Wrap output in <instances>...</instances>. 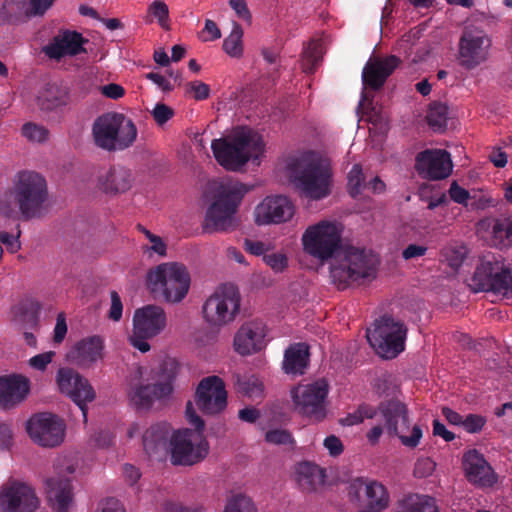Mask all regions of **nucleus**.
I'll return each mask as SVG.
<instances>
[{
  "instance_id": "nucleus-26",
  "label": "nucleus",
  "mask_w": 512,
  "mask_h": 512,
  "mask_svg": "<svg viewBox=\"0 0 512 512\" xmlns=\"http://www.w3.org/2000/svg\"><path fill=\"white\" fill-rule=\"evenodd\" d=\"M463 467L469 482L480 487H491L497 482L492 467L477 450L467 451L463 456Z\"/></svg>"
},
{
  "instance_id": "nucleus-6",
  "label": "nucleus",
  "mask_w": 512,
  "mask_h": 512,
  "mask_svg": "<svg viewBox=\"0 0 512 512\" xmlns=\"http://www.w3.org/2000/svg\"><path fill=\"white\" fill-rule=\"evenodd\" d=\"M249 191L240 182L222 183L215 200L208 207L205 216V229L213 231L233 230L237 226L235 214Z\"/></svg>"
},
{
  "instance_id": "nucleus-27",
  "label": "nucleus",
  "mask_w": 512,
  "mask_h": 512,
  "mask_svg": "<svg viewBox=\"0 0 512 512\" xmlns=\"http://www.w3.org/2000/svg\"><path fill=\"white\" fill-rule=\"evenodd\" d=\"M172 391V377L169 376L164 382L139 384L131 387L128 397L137 409H149L155 400L168 397Z\"/></svg>"
},
{
  "instance_id": "nucleus-14",
  "label": "nucleus",
  "mask_w": 512,
  "mask_h": 512,
  "mask_svg": "<svg viewBox=\"0 0 512 512\" xmlns=\"http://www.w3.org/2000/svg\"><path fill=\"white\" fill-rule=\"evenodd\" d=\"M65 428L61 418L48 412L34 414L26 423L29 437L43 447H55L61 444L64 440Z\"/></svg>"
},
{
  "instance_id": "nucleus-39",
  "label": "nucleus",
  "mask_w": 512,
  "mask_h": 512,
  "mask_svg": "<svg viewBox=\"0 0 512 512\" xmlns=\"http://www.w3.org/2000/svg\"><path fill=\"white\" fill-rule=\"evenodd\" d=\"M40 309L38 302H22L14 310V320L23 328H35L38 324Z\"/></svg>"
},
{
  "instance_id": "nucleus-34",
  "label": "nucleus",
  "mask_w": 512,
  "mask_h": 512,
  "mask_svg": "<svg viewBox=\"0 0 512 512\" xmlns=\"http://www.w3.org/2000/svg\"><path fill=\"white\" fill-rule=\"evenodd\" d=\"M68 103V87L56 83L47 84L38 97V105L45 111H51L66 106Z\"/></svg>"
},
{
  "instance_id": "nucleus-62",
  "label": "nucleus",
  "mask_w": 512,
  "mask_h": 512,
  "mask_svg": "<svg viewBox=\"0 0 512 512\" xmlns=\"http://www.w3.org/2000/svg\"><path fill=\"white\" fill-rule=\"evenodd\" d=\"M150 338L151 337L137 333V331L133 329V334L129 337V342L135 349H138L142 353H146L151 348L150 344L147 342Z\"/></svg>"
},
{
  "instance_id": "nucleus-3",
  "label": "nucleus",
  "mask_w": 512,
  "mask_h": 512,
  "mask_svg": "<svg viewBox=\"0 0 512 512\" xmlns=\"http://www.w3.org/2000/svg\"><path fill=\"white\" fill-rule=\"evenodd\" d=\"M185 415L194 430L185 428L171 435L170 460L174 465L192 466L207 456L209 445L202 434L205 423L196 413L191 401L186 404Z\"/></svg>"
},
{
  "instance_id": "nucleus-52",
  "label": "nucleus",
  "mask_w": 512,
  "mask_h": 512,
  "mask_svg": "<svg viewBox=\"0 0 512 512\" xmlns=\"http://www.w3.org/2000/svg\"><path fill=\"white\" fill-rule=\"evenodd\" d=\"M263 260L276 273L287 267V257L281 253L264 254Z\"/></svg>"
},
{
  "instance_id": "nucleus-49",
  "label": "nucleus",
  "mask_w": 512,
  "mask_h": 512,
  "mask_svg": "<svg viewBox=\"0 0 512 512\" xmlns=\"http://www.w3.org/2000/svg\"><path fill=\"white\" fill-rule=\"evenodd\" d=\"M22 135L29 141L40 143L47 140L49 131L41 125L29 122L23 125Z\"/></svg>"
},
{
  "instance_id": "nucleus-25",
  "label": "nucleus",
  "mask_w": 512,
  "mask_h": 512,
  "mask_svg": "<svg viewBox=\"0 0 512 512\" xmlns=\"http://www.w3.org/2000/svg\"><path fill=\"white\" fill-rule=\"evenodd\" d=\"M504 266L501 255L494 253L483 255L472 277L475 291L491 292Z\"/></svg>"
},
{
  "instance_id": "nucleus-47",
  "label": "nucleus",
  "mask_w": 512,
  "mask_h": 512,
  "mask_svg": "<svg viewBox=\"0 0 512 512\" xmlns=\"http://www.w3.org/2000/svg\"><path fill=\"white\" fill-rule=\"evenodd\" d=\"M366 188L365 177L362 171V167L359 164L353 165L352 169L348 173V191L349 194L356 198Z\"/></svg>"
},
{
  "instance_id": "nucleus-53",
  "label": "nucleus",
  "mask_w": 512,
  "mask_h": 512,
  "mask_svg": "<svg viewBox=\"0 0 512 512\" xmlns=\"http://www.w3.org/2000/svg\"><path fill=\"white\" fill-rule=\"evenodd\" d=\"M56 0H29L26 10L29 16H43Z\"/></svg>"
},
{
  "instance_id": "nucleus-56",
  "label": "nucleus",
  "mask_w": 512,
  "mask_h": 512,
  "mask_svg": "<svg viewBox=\"0 0 512 512\" xmlns=\"http://www.w3.org/2000/svg\"><path fill=\"white\" fill-rule=\"evenodd\" d=\"M152 115L157 124L163 125L173 117L174 111L166 104L158 103L154 107Z\"/></svg>"
},
{
  "instance_id": "nucleus-43",
  "label": "nucleus",
  "mask_w": 512,
  "mask_h": 512,
  "mask_svg": "<svg viewBox=\"0 0 512 512\" xmlns=\"http://www.w3.org/2000/svg\"><path fill=\"white\" fill-rule=\"evenodd\" d=\"M467 253V248L459 244H449L441 250V256L445 259L447 264L455 270L462 265Z\"/></svg>"
},
{
  "instance_id": "nucleus-15",
  "label": "nucleus",
  "mask_w": 512,
  "mask_h": 512,
  "mask_svg": "<svg viewBox=\"0 0 512 512\" xmlns=\"http://www.w3.org/2000/svg\"><path fill=\"white\" fill-rule=\"evenodd\" d=\"M194 402L204 415L214 416L222 413L227 407L224 381L215 375L203 378L196 388Z\"/></svg>"
},
{
  "instance_id": "nucleus-17",
  "label": "nucleus",
  "mask_w": 512,
  "mask_h": 512,
  "mask_svg": "<svg viewBox=\"0 0 512 512\" xmlns=\"http://www.w3.org/2000/svg\"><path fill=\"white\" fill-rule=\"evenodd\" d=\"M38 504L34 489L24 482L9 481L0 493L3 512H34Z\"/></svg>"
},
{
  "instance_id": "nucleus-41",
  "label": "nucleus",
  "mask_w": 512,
  "mask_h": 512,
  "mask_svg": "<svg viewBox=\"0 0 512 512\" xmlns=\"http://www.w3.org/2000/svg\"><path fill=\"white\" fill-rule=\"evenodd\" d=\"M237 389L243 395L255 399L260 398L263 394V383L255 375L238 377Z\"/></svg>"
},
{
  "instance_id": "nucleus-58",
  "label": "nucleus",
  "mask_w": 512,
  "mask_h": 512,
  "mask_svg": "<svg viewBox=\"0 0 512 512\" xmlns=\"http://www.w3.org/2000/svg\"><path fill=\"white\" fill-rule=\"evenodd\" d=\"M13 444V431L10 424L0 421V450H8Z\"/></svg>"
},
{
  "instance_id": "nucleus-12",
  "label": "nucleus",
  "mask_w": 512,
  "mask_h": 512,
  "mask_svg": "<svg viewBox=\"0 0 512 512\" xmlns=\"http://www.w3.org/2000/svg\"><path fill=\"white\" fill-rule=\"evenodd\" d=\"M240 294L232 284L221 285L204 303L205 320L216 327L232 322L240 310Z\"/></svg>"
},
{
  "instance_id": "nucleus-4",
  "label": "nucleus",
  "mask_w": 512,
  "mask_h": 512,
  "mask_svg": "<svg viewBox=\"0 0 512 512\" xmlns=\"http://www.w3.org/2000/svg\"><path fill=\"white\" fill-rule=\"evenodd\" d=\"M146 283L155 298L178 303L188 294L191 278L183 263L165 262L148 271Z\"/></svg>"
},
{
  "instance_id": "nucleus-32",
  "label": "nucleus",
  "mask_w": 512,
  "mask_h": 512,
  "mask_svg": "<svg viewBox=\"0 0 512 512\" xmlns=\"http://www.w3.org/2000/svg\"><path fill=\"white\" fill-rule=\"evenodd\" d=\"M103 348V340L99 336H91L79 341L70 357L79 366H90L102 358Z\"/></svg>"
},
{
  "instance_id": "nucleus-13",
  "label": "nucleus",
  "mask_w": 512,
  "mask_h": 512,
  "mask_svg": "<svg viewBox=\"0 0 512 512\" xmlns=\"http://www.w3.org/2000/svg\"><path fill=\"white\" fill-rule=\"evenodd\" d=\"M327 395L328 384L325 380L299 385L291 392L295 410L315 422L322 421L326 417Z\"/></svg>"
},
{
  "instance_id": "nucleus-2",
  "label": "nucleus",
  "mask_w": 512,
  "mask_h": 512,
  "mask_svg": "<svg viewBox=\"0 0 512 512\" xmlns=\"http://www.w3.org/2000/svg\"><path fill=\"white\" fill-rule=\"evenodd\" d=\"M264 146L262 137L252 131H241L211 143L216 161L229 171L240 170L249 160L259 164Z\"/></svg>"
},
{
  "instance_id": "nucleus-55",
  "label": "nucleus",
  "mask_w": 512,
  "mask_h": 512,
  "mask_svg": "<svg viewBox=\"0 0 512 512\" xmlns=\"http://www.w3.org/2000/svg\"><path fill=\"white\" fill-rule=\"evenodd\" d=\"M19 237L20 231H18L17 235L10 234L6 231H0V245H4L8 252L12 254L16 253L21 248Z\"/></svg>"
},
{
  "instance_id": "nucleus-48",
  "label": "nucleus",
  "mask_w": 512,
  "mask_h": 512,
  "mask_svg": "<svg viewBox=\"0 0 512 512\" xmlns=\"http://www.w3.org/2000/svg\"><path fill=\"white\" fill-rule=\"evenodd\" d=\"M148 13L157 19L163 29L168 30L170 28L168 23L169 8L165 2L161 0L153 1L148 7Z\"/></svg>"
},
{
  "instance_id": "nucleus-35",
  "label": "nucleus",
  "mask_w": 512,
  "mask_h": 512,
  "mask_svg": "<svg viewBox=\"0 0 512 512\" xmlns=\"http://www.w3.org/2000/svg\"><path fill=\"white\" fill-rule=\"evenodd\" d=\"M324 471L316 464L302 462L296 468V481L303 491L311 492L324 482Z\"/></svg>"
},
{
  "instance_id": "nucleus-10",
  "label": "nucleus",
  "mask_w": 512,
  "mask_h": 512,
  "mask_svg": "<svg viewBox=\"0 0 512 512\" xmlns=\"http://www.w3.org/2000/svg\"><path fill=\"white\" fill-rule=\"evenodd\" d=\"M406 335L404 323L390 315L375 320L374 327L366 333L369 344L385 359H393L404 350Z\"/></svg>"
},
{
  "instance_id": "nucleus-29",
  "label": "nucleus",
  "mask_w": 512,
  "mask_h": 512,
  "mask_svg": "<svg viewBox=\"0 0 512 512\" xmlns=\"http://www.w3.org/2000/svg\"><path fill=\"white\" fill-rule=\"evenodd\" d=\"M30 391V380L20 374L0 377V407L11 408L22 402Z\"/></svg>"
},
{
  "instance_id": "nucleus-33",
  "label": "nucleus",
  "mask_w": 512,
  "mask_h": 512,
  "mask_svg": "<svg viewBox=\"0 0 512 512\" xmlns=\"http://www.w3.org/2000/svg\"><path fill=\"white\" fill-rule=\"evenodd\" d=\"M309 346L305 343H294L284 353L283 370L287 374L303 375L309 365Z\"/></svg>"
},
{
  "instance_id": "nucleus-24",
  "label": "nucleus",
  "mask_w": 512,
  "mask_h": 512,
  "mask_svg": "<svg viewBox=\"0 0 512 512\" xmlns=\"http://www.w3.org/2000/svg\"><path fill=\"white\" fill-rule=\"evenodd\" d=\"M86 42L87 40L77 31L61 30L43 47V52L50 59L60 60L67 55L76 56L85 52L83 44Z\"/></svg>"
},
{
  "instance_id": "nucleus-28",
  "label": "nucleus",
  "mask_w": 512,
  "mask_h": 512,
  "mask_svg": "<svg viewBox=\"0 0 512 512\" xmlns=\"http://www.w3.org/2000/svg\"><path fill=\"white\" fill-rule=\"evenodd\" d=\"M166 322V313L162 307L147 305L136 310L133 329L139 334L153 338L164 330Z\"/></svg>"
},
{
  "instance_id": "nucleus-38",
  "label": "nucleus",
  "mask_w": 512,
  "mask_h": 512,
  "mask_svg": "<svg viewBox=\"0 0 512 512\" xmlns=\"http://www.w3.org/2000/svg\"><path fill=\"white\" fill-rule=\"evenodd\" d=\"M491 235L495 247H512V214L494 219Z\"/></svg>"
},
{
  "instance_id": "nucleus-7",
  "label": "nucleus",
  "mask_w": 512,
  "mask_h": 512,
  "mask_svg": "<svg viewBox=\"0 0 512 512\" xmlns=\"http://www.w3.org/2000/svg\"><path fill=\"white\" fill-rule=\"evenodd\" d=\"M288 169L296 187L305 197L320 200L330 194L331 173L319 159L303 155L293 159Z\"/></svg>"
},
{
  "instance_id": "nucleus-60",
  "label": "nucleus",
  "mask_w": 512,
  "mask_h": 512,
  "mask_svg": "<svg viewBox=\"0 0 512 512\" xmlns=\"http://www.w3.org/2000/svg\"><path fill=\"white\" fill-rule=\"evenodd\" d=\"M189 91L193 92L195 100H205L209 97L210 87L209 85L201 81H193L188 84Z\"/></svg>"
},
{
  "instance_id": "nucleus-63",
  "label": "nucleus",
  "mask_w": 512,
  "mask_h": 512,
  "mask_svg": "<svg viewBox=\"0 0 512 512\" xmlns=\"http://www.w3.org/2000/svg\"><path fill=\"white\" fill-rule=\"evenodd\" d=\"M148 240L151 243V246L147 247L148 251H152L157 255L164 257L167 254V245L163 241V239L155 234H149Z\"/></svg>"
},
{
  "instance_id": "nucleus-40",
  "label": "nucleus",
  "mask_w": 512,
  "mask_h": 512,
  "mask_svg": "<svg viewBox=\"0 0 512 512\" xmlns=\"http://www.w3.org/2000/svg\"><path fill=\"white\" fill-rule=\"evenodd\" d=\"M448 120V107L446 104L434 102L430 104L427 121L434 131H441L446 128Z\"/></svg>"
},
{
  "instance_id": "nucleus-20",
  "label": "nucleus",
  "mask_w": 512,
  "mask_h": 512,
  "mask_svg": "<svg viewBox=\"0 0 512 512\" xmlns=\"http://www.w3.org/2000/svg\"><path fill=\"white\" fill-rule=\"evenodd\" d=\"M400 64V58L395 55L371 57L362 71L363 85L373 91L380 90Z\"/></svg>"
},
{
  "instance_id": "nucleus-59",
  "label": "nucleus",
  "mask_w": 512,
  "mask_h": 512,
  "mask_svg": "<svg viewBox=\"0 0 512 512\" xmlns=\"http://www.w3.org/2000/svg\"><path fill=\"white\" fill-rule=\"evenodd\" d=\"M111 307L109 310V318L113 321H119L122 317L123 305L119 294L116 291H111Z\"/></svg>"
},
{
  "instance_id": "nucleus-31",
  "label": "nucleus",
  "mask_w": 512,
  "mask_h": 512,
  "mask_svg": "<svg viewBox=\"0 0 512 512\" xmlns=\"http://www.w3.org/2000/svg\"><path fill=\"white\" fill-rule=\"evenodd\" d=\"M145 452L150 456H162L170 444V430L166 423H158L149 427L142 437Z\"/></svg>"
},
{
  "instance_id": "nucleus-23",
  "label": "nucleus",
  "mask_w": 512,
  "mask_h": 512,
  "mask_svg": "<svg viewBox=\"0 0 512 512\" xmlns=\"http://www.w3.org/2000/svg\"><path fill=\"white\" fill-rule=\"evenodd\" d=\"M266 327L261 321L244 323L234 336V348L240 355L261 351L265 345Z\"/></svg>"
},
{
  "instance_id": "nucleus-9",
  "label": "nucleus",
  "mask_w": 512,
  "mask_h": 512,
  "mask_svg": "<svg viewBox=\"0 0 512 512\" xmlns=\"http://www.w3.org/2000/svg\"><path fill=\"white\" fill-rule=\"evenodd\" d=\"M342 225L322 220L306 228L302 235L303 250L313 258L326 262L336 258L342 249Z\"/></svg>"
},
{
  "instance_id": "nucleus-50",
  "label": "nucleus",
  "mask_w": 512,
  "mask_h": 512,
  "mask_svg": "<svg viewBox=\"0 0 512 512\" xmlns=\"http://www.w3.org/2000/svg\"><path fill=\"white\" fill-rule=\"evenodd\" d=\"M265 440L276 445L294 444L292 434L285 429H272L266 432Z\"/></svg>"
},
{
  "instance_id": "nucleus-51",
  "label": "nucleus",
  "mask_w": 512,
  "mask_h": 512,
  "mask_svg": "<svg viewBox=\"0 0 512 512\" xmlns=\"http://www.w3.org/2000/svg\"><path fill=\"white\" fill-rule=\"evenodd\" d=\"M367 481L363 478H356L350 481L348 485V497L353 503H360L362 492L365 493Z\"/></svg>"
},
{
  "instance_id": "nucleus-37",
  "label": "nucleus",
  "mask_w": 512,
  "mask_h": 512,
  "mask_svg": "<svg viewBox=\"0 0 512 512\" xmlns=\"http://www.w3.org/2000/svg\"><path fill=\"white\" fill-rule=\"evenodd\" d=\"M366 511L382 512L389 505V494L383 484L378 481H369L365 489Z\"/></svg>"
},
{
  "instance_id": "nucleus-22",
  "label": "nucleus",
  "mask_w": 512,
  "mask_h": 512,
  "mask_svg": "<svg viewBox=\"0 0 512 512\" xmlns=\"http://www.w3.org/2000/svg\"><path fill=\"white\" fill-rule=\"evenodd\" d=\"M294 215L291 200L282 195L266 197L255 209V222L258 225L282 223Z\"/></svg>"
},
{
  "instance_id": "nucleus-36",
  "label": "nucleus",
  "mask_w": 512,
  "mask_h": 512,
  "mask_svg": "<svg viewBox=\"0 0 512 512\" xmlns=\"http://www.w3.org/2000/svg\"><path fill=\"white\" fill-rule=\"evenodd\" d=\"M396 512H439L435 498L418 493H410L398 500Z\"/></svg>"
},
{
  "instance_id": "nucleus-42",
  "label": "nucleus",
  "mask_w": 512,
  "mask_h": 512,
  "mask_svg": "<svg viewBox=\"0 0 512 512\" xmlns=\"http://www.w3.org/2000/svg\"><path fill=\"white\" fill-rule=\"evenodd\" d=\"M243 30L238 23H233L229 36L223 42L224 51L231 57H239L243 53L242 46Z\"/></svg>"
},
{
  "instance_id": "nucleus-1",
  "label": "nucleus",
  "mask_w": 512,
  "mask_h": 512,
  "mask_svg": "<svg viewBox=\"0 0 512 512\" xmlns=\"http://www.w3.org/2000/svg\"><path fill=\"white\" fill-rule=\"evenodd\" d=\"M10 197H13L18 205L23 218L31 219L39 216L48 197L45 178L33 171L18 173L12 191L0 199V212L6 217H11L14 212L9 203Z\"/></svg>"
},
{
  "instance_id": "nucleus-61",
  "label": "nucleus",
  "mask_w": 512,
  "mask_h": 512,
  "mask_svg": "<svg viewBox=\"0 0 512 512\" xmlns=\"http://www.w3.org/2000/svg\"><path fill=\"white\" fill-rule=\"evenodd\" d=\"M54 355L55 353L53 351L35 355L29 360V364L34 369L43 371L45 370L47 365L52 361Z\"/></svg>"
},
{
  "instance_id": "nucleus-46",
  "label": "nucleus",
  "mask_w": 512,
  "mask_h": 512,
  "mask_svg": "<svg viewBox=\"0 0 512 512\" xmlns=\"http://www.w3.org/2000/svg\"><path fill=\"white\" fill-rule=\"evenodd\" d=\"M503 298H512V267L505 265L500 273V277L495 282L492 291Z\"/></svg>"
},
{
  "instance_id": "nucleus-30",
  "label": "nucleus",
  "mask_w": 512,
  "mask_h": 512,
  "mask_svg": "<svg viewBox=\"0 0 512 512\" xmlns=\"http://www.w3.org/2000/svg\"><path fill=\"white\" fill-rule=\"evenodd\" d=\"M134 183L132 171L124 166H112L105 175L99 178L100 189L109 195L125 193Z\"/></svg>"
},
{
  "instance_id": "nucleus-18",
  "label": "nucleus",
  "mask_w": 512,
  "mask_h": 512,
  "mask_svg": "<svg viewBox=\"0 0 512 512\" xmlns=\"http://www.w3.org/2000/svg\"><path fill=\"white\" fill-rule=\"evenodd\" d=\"M57 475L46 479V492L56 512H69L73 500L72 475L75 468L72 464L56 467Z\"/></svg>"
},
{
  "instance_id": "nucleus-45",
  "label": "nucleus",
  "mask_w": 512,
  "mask_h": 512,
  "mask_svg": "<svg viewBox=\"0 0 512 512\" xmlns=\"http://www.w3.org/2000/svg\"><path fill=\"white\" fill-rule=\"evenodd\" d=\"M223 512H257V508L250 497L237 493L227 499Z\"/></svg>"
},
{
  "instance_id": "nucleus-5",
  "label": "nucleus",
  "mask_w": 512,
  "mask_h": 512,
  "mask_svg": "<svg viewBox=\"0 0 512 512\" xmlns=\"http://www.w3.org/2000/svg\"><path fill=\"white\" fill-rule=\"evenodd\" d=\"M92 134L98 147L107 151H117L133 145L137 137V128L133 121L123 114L109 112L96 118Z\"/></svg>"
},
{
  "instance_id": "nucleus-11",
  "label": "nucleus",
  "mask_w": 512,
  "mask_h": 512,
  "mask_svg": "<svg viewBox=\"0 0 512 512\" xmlns=\"http://www.w3.org/2000/svg\"><path fill=\"white\" fill-rule=\"evenodd\" d=\"M378 410L389 435L397 436L405 447L415 448L419 445L423 431L419 425L410 429L409 410L405 403L396 398L384 400L379 403Z\"/></svg>"
},
{
  "instance_id": "nucleus-16",
  "label": "nucleus",
  "mask_w": 512,
  "mask_h": 512,
  "mask_svg": "<svg viewBox=\"0 0 512 512\" xmlns=\"http://www.w3.org/2000/svg\"><path fill=\"white\" fill-rule=\"evenodd\" d=\"M57 384L60 391L68 395L79 407L86 422V404L95 399V391L88 380L72 368H61L57 373Z\"/></svg>"
},
{
  "instance_id": "nucleus-44",
  "label": "nucleus",
  "mask_w": 512,
  "mask_h": 512,
  "mask_svg": "<svg viewBox=\"0 0 512 512\" xmlns=\"http://www.w3.org/2000/svg\"><path fill=\"white\" fill-rule=\"evenodd\" d=\"M322 58L321 45L311 42L305 48L302 59V69L305 73L312 74L315 72Z\"/></svg>"
},
{
  "instance_id": "nucleus-8",
  "label": "nucleus",
  "mask_w": 512,
  "mask_h": 512,
  "mask_svg": "<svg viewBox=\"0 0 512 512\" xmlns=\"http://www.w3.org/2000/svg\"><path fill=\"white\" fill-rule=\"evenodd\" d=\"M335 259L337 263L331 267L330 274L339 289H345L350 282L375 274L377 260L365 249L343 246Z\"/></svg>"
},
{
  "instance_id": "nucleus-21",
  "label": "nucleus",
  "mask_w": 512,
  "mask_h": 512,
  "mask_svg": "<svg viewBox=\"0 0 512 512\" xmlns=\"http://www.w3.org/2000/svg\"><path fill=\"white\" fill-rule=\"evenodd\" d=\"M489 40L477 31L465 29L459 41V62L466 69L478 66L486 59Z\"/></svg>"
},
{
  "instance_id": "nucleus-19",
  "label": "nucleus",
  "mask_w": 512,
  "mask_h": 512,
  "mask_svg": "<svg viewBox=\"0 0 512 512\" xmlns=\"http://www.w3.org/2000/svg\"><path fill=\"white\" fill-rule=\"evenodd\" d=\"M452 168V160L446 150L426 149L415 158V169L423 179H445L451 174Z\"/></svg>"
},
{
  "instance_id": "nucleus-64",
  "label": "nucleus",
  "mask_w": 512,
  "mask_h": 512,
  "mask_svg": "<svg viewBox=\"0 0 512 512\" xmlns=\"http://www.w3.org/2000/svg\"><path fill=\"white\" fill-rule=\"evenodd\" d=\"M324 446L329 451L331 456H339L343 452V444L341 440L335 435H330L325 438Z\"/></svg>"
},
{
  "instance_id": "nucleus-54",
  "label": "nucleus",
  "mask_w": 512,
  "mask_h": 512,
  "mask_svg": "<svg viewBox=\"0 0 512 512\" xmlns=\"http://www.w3.org/2000/svg\"><path fill=\"white\" fill-rule=\"evenodd\" d=\"M486 423V419L478 414H469L463 421L462 427L468 433H478L482 430Z\"/></svg>"
},
{
  "instance_id": "nucleus-57",
  "label": "nucleus",
  "mask_w": 512,
  "mask_h": 512,
  "mask_svg": "<svg viewBox=\"0 0 512 512\" xmlns=\"http://www.w3.org/2000/svg\"><path fill=\"white\" fill-rule=\"evenodd\" d=\"M449 196L454 202L465 206H467V201L470 198L469 192L459 186L456 181H454L449 188Z\"/></svg>"
}]
</instances>
